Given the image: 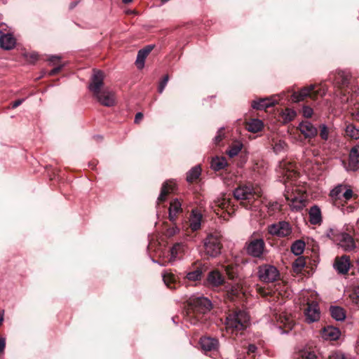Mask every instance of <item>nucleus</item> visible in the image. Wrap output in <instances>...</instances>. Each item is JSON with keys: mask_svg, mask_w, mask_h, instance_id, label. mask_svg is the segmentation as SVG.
Listing matches in <instances>:
<instances>
[{"mask_svg": "<svg viewBox=\"0 0 359 359\" xmlns=\"http://www.w3.org/2000/svg\"><path fill=\"white\" fill-rule=\"evenodd\" d=\"M296 113L294 111H291L288 113V116H290V119L292 120L294 118Z\"/></svg>", "mask_w": 359, "mask_h": 359, "instance_id": "obj_60", "label": "nucleus"}, {"mask_svg": "<svg viewBox=\"0 0 359 359\" xmlns=\"http://www.w3.org/2000/svg\"><path fill=\"white\" fill-rule=\"evenodd\" d=\"M344 186L341 184L335 187L330 192V196L332 198H339L340 194L342 192Z\"/></svg>", "mask_w": 359, "mask_h": 359, "instance_id": "obj_45", "label": "nucleus"}, {"mask_svg": "<svg viewBox=\"0 0 359 359\" xmlns=\"http://www.w3.org/2000/svg\"><path fill=\"white\" fill-rule=\"evenodd\" d=\"M3 320H4L3 316H1V315L0 314V325L1 324V323L3 322Z\"/></svg>", "mask_w": 359, "mask_h": 359, "instance_id": "obj_62", "label": "nucleus"}, {"mask_svg": "<svg viewBox=\"0 0 359 359\" xmlns=\"http://www.w3.org/2000/svg\"><path fill=\"white\" fill-rule=\"evenodd\" d=\"M348 168L353 171L359 168V145L354 146L350 151Z\"/></svg>", "mask_w": 359, "mask_h": 359, "instance_id": "obj_20", "label": "nucleus"}, {"mask_svg": "<svg viewBox=\"0 0 359 359\" xmlns=\"http://www.w3.org/2000/svg\"><path fill=\"white\" fill-rule=\"evenodd\" d=\"M233 196L246 209L257 208L261 203L259 190L250 185L239 186L233 191Z\"/></svg>", "mask_w": 359, "mask_h": 359, "instance_id": "obj_2", "label": "nucleus"}, {"mask_svg": "<svg viewBox=\"0 0 359 359\" xmlns=\"http://www.w3.org/2000/svg\"><path fill=\"white\" fill-rule=\"evenodd\" d=\"M285 199L289 202V205L292 210L293 211H299L304 208L305 206L304 201L302 198L294 196L292 197L289 196L288 192L285 194Z\"/></svg>", "mask_w": 359, "mask_h": 359, "instance_id": "obj_24", "label": "nucleus"}, {"mask_svg": "<svg viewBox=\"0 0 359 359\" xmlns=\"http://www.w3.org/2000/svg\"><path fill=\"white\" fill-rule=\"evenodd\" d=\"M176 184L172 180H168L165 182L161 187V193L157 199V203H160L164 202L166 200L167 196L175 191Z\"/></svg>", "mask_w": 359, "mask_h": 359, "instance_id": "obj_17", "label": "nucleus"}, {"mask_svg": "<svg viewBox=\"0 0 359 359\" xmlns=\"http://www.w3.org/2000/svg\"><path fill=\"white\" fill-rule=\"evenodd\" d=\"M104 78L103 72L93 70L88 88L100 104L104 107H113L116 103V93L109 88L102 89L104 85Z\"/></svg>", "mask_w": 359, "mask_h": 359, "instance_id": "obj_1", "label": "nucleus"}, {"mask_svg": "<svg viewBox=\"0 0 359 359\" xmlns=\"http://www.w3.org/2000/svg\"><path fill=\"white\" fill-rule=\"evenodd\" d=\"M264 127L263 122L257 118L251 119L247 123L246 129L251 133H257L262 130Z\"/></svg>", "mask_w": 359, "mask_h": 359, "instance_id": "obj_29", "label": "nucleus"}, {"mask_svg": "<svg viewBox=\"0 0 359 359\" xmlns=\"http://www.w3.org/2000/svg\"><path fill=\"white\" fill-rule=\"evenodd\" d=\"M200 344L202 349L207 352L217 350L219 346V342L215 338L205 337L201 338Z\"/></svg>", "mask_w": 359, "mask_h": 359, "instance_id": "obj_21", "label": "nucleus"}, {"mask_svg": "<svg viewBox=\"0 0 359 359\" xmlns=\"http://www.w3.org/2000/svg\"><path fill=\"white\" fill-rule=\"evenodd\" d=\"M203 273V268L202 265H195L192 269L187 273L186 278L189 281H197L201 280Z\"/></svg>", "mask_w": 359, "mask_h": 359, "instance_id": "obj_25", "label": "nucleus"}, {"mask_svg": "<svg viewBox=\"0 0 359 359\" xmlns=\"http://www.w3.org/2000/svg\"><path fill=\"white\" fill-rule=\"evenodd\" d=\"M286 147H287V144L285 141L278 140L274 143L273 148V151L276 153H280V151L285 150Z\"/></svg>", "mask_w": 359, "mask_h": 359, "instance_id": "obj_40", "label": "nucleus"}, {"mask_svg": "<svg viewBox=\"0 0 359 359\" xmlns=\"http://www.w3.org/2000/svg\"><path fill=\"white\" fill-rule=\"evenodd\" d=\"M277 172L282 175L283 177H286L287 179L296 176V172L294 171L292 164L286 161H283L279 163L277 168Z\"/></svg>", "mask_w": 359, "mask_h": 359, "instance_id": "obj_14", "label": "nucleus"}, {"mask_svg": "<svg viewBox=\"0 0 359 359\" xmlns=\"http://www.w3.org/2000/svg\"><path fill=\"white\" fill-rule=\"evenodd\" d=\"M318 129L320 139L323 141H327L332 128H329L326 124L322 123L319 125Z\"/></svg>", "mask_w": 359, "mask_h": 359, "instance_id": "obj_37", "label": "nucleus"}, {"mask_svg": "<svg viewBox=\"0 0 359 359\" xmlns=\"http://www.w3.org/2000/svg\"><path fill=\"white\" fill-rule=\"evenodd\" d=\"M302 359H316V355L313 351H304L301 354Z\"/></svg>", "mask_w": 359, "mask_h": 359, "instance_id": "obj_46", "label": "nucleus"}, {"mask_svg": "<svg viewBox=\"0 0 359 359\" xmlns=\"http://www.w3.org/2000/svg\"><path fill=\"white\" fill-rule=\"evenodd\" d=\"M328 359H348V358L341 351H334L329 355Z\"/></svg>", "mask_w": 359, "mask_h": 359, "instance_id": "obj_47", "label": "nucleus"}, {"mask_svg": "<svg viewBox=\"0 0 359 359\" xmlns=\"http://www.w3.org/2000/svg\"><path fill=\"white\" fill-rule=\"evenodd\" d=\"M351 115L355 121L359 122V107L353 108L351 112Z\"/></svg>", "mask_w": 359, "mask_h": 359, "instance_id": "obj_52", "label": "nucleus"}, {"mask_svg": "<svg viewBox=\"0 0 359 359\" xmlns=\"http://www.w3.org/2000/svg\"><path fill=\"white\" fill-rule=\"evenodd\" d=\"M6 346V339L0 337V353H3Z\"/></svg>", "mask_w": 359, "mask_h": 359, "instance_id": "obj_57", "label": "nucleus"}, {"mask_svg": "<svg viewBox=\"0 0 359 359\" xmlns=\"http://www.w3.org/2000/svg\"><path fill=\"white\" fill-rule=\"evenodd\" d=\"M24 99H19L11 103V108L15 109L19 107L23 102Z\"/></svg>", "mask_w": 359, "mask_h": 359, "instance_id": "obj_56", "label": "nucleus"}, {"mask_svg": "<svg viewBox=\"0 0 359 359\" xmlns=\"http://www.w3.org/2000/svg\"><path fill=\"white\" fill-rule=\"evenodd\" d=\"M341 334L340 330L332 326H327L323 328L322 336L325 340L334 341L339 338Z\"/></svg>", "mask_w": 359, "mask_h": 359, "instance_id": "obj_22", "label": "nucleus"}, {"mask_svg": "<svg viewBox=\"0 0 359 359\" xmlns=\"http://www.w3.org/2000/svg\"><path fill=\"white\" fill-rule=\"evenodd\" d=\"M203 215L198 209H193L189 217V227L193 231L201 229Z\"/></svg>", "mask_w": 359, "mask_h": 359, "instance_id": "obj_19", "label": "nucleus"}, {"mask_svg": "<svg viewBox=\"0 0 359 359\" xmlns=\"http://www.w3.org/2000/svg\"><path fill=\"white\" fill-rule=\"evenodd\" d=\"M187 246L184 243H176L170 249V258L169 262H172L180 259L187 250Z\"/></svg>", "mask_w": 359, "mask_h": 359, "instance_id": "obj_12", "label": "nucleus"}, {"mask_svg": "<svg viewBox=\"0 0 359 359\" xmlns=\"http://www.w3.org/2000/svg\"><path fill=\"white\" fill-rule=\"evenodd\" d=\"M229 199H226L225 198H218L217 201H215V205L220 208L222 210L226 209L230 205Z\"/></svg>", "mask_w": 359, "mask_h": 359, "instance_id": "obj_41", "label": "nucleus"}, {"mask_svg": "<svg viewBox=\"0 0 359 359\" xmlns=\"http://www.w3.org/2000/svg\"><path fill=\"white\" fill-rule=\"evenodd\" d=\"M309 222L311 224L316 225L320 224L322 222L321 211L319 207L317 205H313L310 208L309 211Z\"/></svg>", "mask_w": 359, "mask_h": 359, "instance_id": "obj_26", "label": "nucleus"}, {"mask_svg": "<svg viewBox=\"0 0 359 359\" xmlns=\"http://www.w3.org/2000/svg\"><path fill=\"white\" fill-rule=\"evenodd\" d=\"M182 212V203L177 199L175 198L170 203L168 209V217L170 222H175L177 218V215Z\"/></svg>", "mask_w": 359, "mask_h": 359, "instance_id": "obj_18", "label": "nucleus"}, {"mask_svg": "<svg viewBox=\"0 0 359 359\" xmlns=\"http://www.w3.org/2000/svg\"><path fill=\"white\" fill-rule=\"evenodd\" d=\"M265 248V243L262 238H257L246 243L247 253L254 257H261Z\"/></svg>", "mask_w": 359, "mask_h": 359, "instance_id": "obj_8", "label": "nucleus"}, {"mask_svg": "<svg viewBox=\"0 0 359 359\" xmlns=\"http://www.w3.org/2000/svg\"><path fill=\"white\" fill-rule=\"evenodd\" d=\"M225 325L226 331L231 333L243 330L250 325V316L243 310L233 311L226 316Z\"/></svg>", "mask_w": 359, "mask_h": 359, "instance_id": "obj_4", "label": "nucleus"}, {"mask_svg": "<svg viewBox=\"0 0 359 359\" xmlns=\"http://www.w3.org/2000/svg\"><path fill=\"white\" fill-rule=\"evenodd\" d=\"M257 350V346L254 344H250L248 347V353H255Z\"/></svg>", "mask_w": 359, "mask_h": 359, "instance_id": "obj_59", "label": "nucleus"}, {"mask_svg": "<svg viewBox=\"0 0 359 359\" xmlns=\"http://www.w3.org/2000/svg\"><path fill=\"white\" fill-rule=\"evenodd\" d=\"M163 280L165 283V284L170 288H172L170 286V284L174 283L175 281V277L174 276L170 273H163Z\"/></svg>", "mask_w": 359, "mask_h": 359, "instance_id": "obj_42", "label": "nucleus"}, {"mask_svg": "<svg viewBox=\"0 0 359 359\" xmlns=\"http://www.w3.org/2000/svg\"><path fill=\"white\" fill-rule=\"evenodd\" d=\"M259 279L264 283H273L278 280L279 271L273 265L263 264L258 267Z\"/></svg>", "mask_w": 359, "mask_h": 359, "instance_id": "obj_6", "label": "nucleus"}, {"mask_svg": "<svg viewBox=\"0 0 359 359\" xmlns=\"http://www.w3.org/2000/svg\"><path fill=\"white\" fill-rule=\"evenodd\" d=\"M180 232V229L176 226H172L166 229L165 236L168 237H172Z\"/></svg>", "mask_w": 359, "mask_h": 359, "instance_id": "obj_48", "label": "nucleus"}, {"mask_svg": "<svg viewBox=\"0 0 359 359\" xmlns=\"http://www.w3.org/2000/svg\"><path fill=\"white\" fill-rule=\"evenodd\" d=\"M298 129L306 139L313 138L318 135V128L308 121H302Z\"/></svg>", "mask_w": 359, "mask_h": 359, "instance_id": "obj_11", "label": "nucleus"}, {"mask_svg": "<svg viewBox=\"0 0 359 359\" xmlns=\"http://www.w3.org/2000/svg\"><path fill=\"white\" fill-rule=\"evenodd\" d=\"M96 138H97V139H102V137H100V136H97V137H96Z\"/></svg>", "mask_w": 359, "mask_h": 359, "instance_id": "obj_63", "label": "nucleus"}, {"mask_svg": "<svg viewBox=\"0 0 359 359\" xmlns=\"http://www.w3.org/2000/svg\"><path fill=\"white\" fill-rule=\"evenodd\" d=\"M241 149L242 144H241L233 145L230 147L229 150L227 151V154L230 157L236 156L238 154Z\"/></svg>", "mask_w": 359, "mask_h": 359, "instance_id": "obj_44", "label": "nucleus"}, {"mask_svg": "<svg viewBox=\"0 0 359 359\" xmlns=\"http://www.w3.org/2000/svg\"><path fill=\"white\" fill-rule=\"evenodd\" d=\"M223 137H224L223 129L220 128L217 132V135L215 136V137L214 139L215 143L216 144H219L223 139Z\"/></svg>", "mask_w": 359, "mask_h": 359, "instance_id": "obj_51", "label": "nucleus"}, {"mask_svg": "<svg viewBox=\"0 0 359 359\" xmlns=\"http://www.w3.org/2000/svg\"><path fill=\"white\" fill-rule=\"evenodd\" d=\"M187 313L191 320V323L197 324L202 320L203 316L210 311L212 308L211 302L206 297L193 296L187 301Z\"/></svg>", "mask_w": 359, "mask_h": 359, "instance_id": "obj_3", "label": "nucleus"}, {"mask_svg": "<svg viewBox=\"0 0 359 359\" xmlns=\"http://www.w3.org/2000/svg\"><path fill=\"white\" fill-rule=\"evenodd\" d=\"M305 245L306 244L304 241L302 240H297L294 241L291 245V252L294 255L299 256L304 252Z\"/></svg>", "mask_w": 359, "mask_h": 359, "instance_id": "obj_35", "label": "nucleus"}, {"mask_svg": "<svg viewBox=\"0 0 359 359\" xmlns=\"http://www.w3.org/2000/svg\"><path fill=\"white\" fill-rule=\"evenodd\" d=\"M343 196L346 201L350 200L353 196V191L351 189H347L344 192Z\"/></svg>", "mask_w": 359, "mask_h": 359, "instance_id": "obj_54", "label": "nucleus"}, {"mask_svg": "<svg viewBox=\"0 0 359 359\" xmlns=\"http://www.w3.org/2000/svg\"><path fill=\"white\" fill-rule=\"evenodd\" d=\"M201 169L199 165L195 166L191 168L188 172L187 175V180L189 182H192L196 180L201 175Z\"/></svg>", "mask_w": 359, "mask_h": 359, "instance_id": "obj_36", "label": "nucleus"}, {"mask_svg": "<svg viewBox=\"0 0 359 359\" xmlns=\"http://www.w3.org/2000/svg\"><path fill=\"white\" fill-rule=\"evenodd\" d=\"M153 48L154 46L149 45L138 51L135 63L139 69L143 68L144 60Z\"/></svg>", "mask_w": 359, "mask_h": 359, "instance_id": "obj_23", "label": "nucleus"}, {"mask_svg": "<svg viewBox=\"0 0 359 359\" xmlns=\"http://www.w3.org/2000/svg\"><path fill=\"white\" fill-rule=\"evenodd\" d=\"M315 85H310L302 88L299 92L292 94V100L294 102H298L307 96L315 98L318 94H320L321 96L325 94L324 91L321 93L320 90H315Z\"/></svg>", "mask_w": 359, "mask_h": 359, "instance_id": "obj_9", "label": "nucleus"}, {"mask_svg": "<svg viewBox=\"0 0 359 359\" xmlns=\"http://www.w3.org/2000/svg\"><path fill=\"white\" fill-rule=\"evenodd\" d=\"M208 282L213 287H217L224 283V277L217 271H212L208 276Z\"/></svg>", "mask_w": 359, "mask_h": 359, "instance_id": "obj_27", "label": "nucleus"}, {"mask_svg": "<svg viewBox=\"0 0 359 359\" xmlns=\"http://www.w3.org/2000/svg\"><path fill=\"white\" fill-rule=\"evenodd\" d=\"M275 104V102L271 100L270 98H262L259 100H254L252 102V107L253 109H266L270 107H272Z\"/></svg>", "mask_w": 359, "mask_h": 359, "instance_id": "obj_28", "label": "nucleus"}, {"mask_svg": "<svg viewBox=\"0 0 359 359\" xmlns=\"http://www.w3.org/2000/svg\"><path fill=\"white\" fill-rule=\"evenodd\" d=\"M337 244L344 251L347 252L351 251L355 248L354 239L351 236L345 232L341 236Z\"/></svg>", "mask_w": 359, "mask_h": 359, "instance_id": "obj_16", "label": "nucleus"}, {"mask_svg": "<svg viewBox=\"0 0 359 359\" xmlns=\"http://www.w3.org/2000/svg\"><path fill=\"white\" fill-rule=\"evenodd\" d=\"M268 232L273 236L285 238L292 233V226L287 222L280 221L270 224L268 226Z\"/></svg>", "mask_w": 359, "mask_h": 359, "instance_id": "obj_7", "label": "nucleus"}, {"mask_svg": "<svg viewBox=\"0 0 359 359\" xmlns=\"http://www.w3.org/2000/svg\"><path fill=\"white\" fill-rule=\"evenodd\" d=\"M142 118H143L142 113H141V112L137 113L135 115V123H139L142 120Z\"/></svg>", "mask_w": 359, "mask_h": 359, "instance_id": "obj_58", "label": "nucleus"}, {"mask_svg": "<svg viewBox=\"0 0 359 359\" xmlns=\"http://www.w3.org/2000/svg\"><path fill=\"white\" fill-rule=\"evenodd\" d=\"M61 59L59 55H52L49 57L48 61L53 65H57Z\"/></svg>", "mask_w": 359, "mask_h": 359, "instance_id": "obj_53", "label": "nucleus"}, {"mask_svg": "<svg viewBox=\"0 0 359 359\" xmlns=\"http://www.w3.org/2000/svg\"><path fill=\"white\" fill-rule=\"evenodd\" d=\"M349 81V76L344 72H339L335 77V83L340 88H344L348 87Z\"/></svg>", "mask_w": 359, "mask_h": 359, "instance_id": "obj_32", "label": "nucleus"}, {"mask_svg": "<svg viewBox=\"0 0 359 359\" xmlns=\"http://www.w3.org/2000/svg\"><path fill=\"white\" fill-rule=\"evenodd\" d=\"M123 3L127 4L133 1V0H122Z\"/></svg>", "mask_w": 359, "mask_h": 359, "instance_id": "obj_61", "label": "nucleus"}, {"mask_svg": "<svg viewBox=\"0 0 359 359\" xmlns=\"http://www.w3.org/2000/svg\"><path fill=\"white\" fill-rule=\"evenodd\" d=\"M304 314L306 321L307 323H312L318 321L320 318V312L318 304L315 302L308 303L307 306L304 311Z\"/></svg>", "mask_w": 359, "mask_h": 359, "instance_id": "obj_10", "label": "nucleus"}, {"mask_svg": "<svg viewBox=\"0 0 359 359\" xmlns=\"http://www.w3.org/2000/svg\"><path fill=\"white\" fill-rule=\"evenodd\" d=\"M306 266V260L304 257H299L292 263V269L296 272H300Z\"/></svg>", "mask_w": 359, "mask_h": 359, "instance_id": "obj_38", "label": "nucleus"}, {"mask_svg": "<svg viewBox=\"0 0 359 359\" xmlns=\"http://www.w3.org/2000/svg\"><path fill=\"white\" fill-rule=\"evenodd\" d=\"M331 316L336 320H344L346 318L345 311L343 308L337 306H332L330 308Z\"/></svg>", "mask_w": 359, "mask_h": 359, "instance_id": "obj_30", "label": "nucleus"}, {"mask_svg": "<svg viewBox=\"0 0 359 359\" xmlns=\"http://www.w3.org/2000/svg\"><path fill=\"white\" fill-rule=\"evenodd\" d=\"M16 44V39L10 33H4L0 30V47L4 50H11Z\"/></svg>", "mask_w": 359, "mask_h": 359, "instance_id": "obj_13", "label": "nucleus"}, {"mask_svg": "<svg viewBox=\"0 0 359 359\" xmlns=\"http://www.w3.org/2000/svg\"><path fill=\"white\" fill-rule=\"evenodd\" d=\"M227 165L226 160L224 157L216 156L212 158L210 163V167L215 171L220 170Z\"/></svg>", "mask_w": 359, "mask_h": 359, "instance_id": "obj_31", "label": "nucleus"}, {"mask_svg": "<svg viewBox=\"0 0 359 359\" xmlns=\"http://www.w3.org/2000/svg\"><path fill=\"white\" fill-rule=\"evenodd\" d=\"M205 253L212 257H216L221 252V236L218 233L209 234L204 241Z\"/></svg>", "mask_w": 359, "mask_h": 359, "instance_id": "obj_5", "label": "nucleus"}, {"mask_svg": "<svg viewBox=\"0 0 359 359\" xmlns=\"http://www.w3.org/2000/svg\"><path fill=\"white\" fill-rule=\"evenodd\" d=\"M277 320L285 327H288L290 329L292 327V322L289 317L280 316Z\"/></svg>", "mask_w": 359, "mask_h": 359, "instance_id": "obj_43", "label": "nucleus"}, {"mask_svg": "<svg viewBox=\"0 0 359 359\" xmlns=\"http://www.w3.org/2000/svg\"><path fill=\"white\" fill-rule=\"evenodd\" d=\"M351 302L356 305H359V285L354 287L349 294Z\"/></svg>", "mask_w": 359, "mask_h": 359, "instance_id": "obj_39", "label": "nucleus"}, {"mask_svg": "<svg viewBox=\"0 0 359 359\" xmlns=\"http://www.w3.org/2000/svg\"><path fill=\"white\" fill-rule=\"evenodd\" d=\"M62 68V65H60L57 66L56 67L53 68L52 70L50 71L49 75L53 76L58 73Z\"/></svg>", "mask_w": 359, "mask_h": 359, "instance_id": "obj_55", "label": "nucleus"}, {"mask_svg": "<svg viewBox=\"0 0 359 359\" xmlns=\"http://www.w3.org/2000/svg\"><path fill=\"white\" fill-rule=\"evenodd\" d=\"M345 135L353 140L359 139V128L353 123H348L345 128Z\"/></svg>", "mask_w": 359, "mask_h": 359, "instance_id": "obj_34", "label": "nucleus"}, {"mask_svg": "<svg viewBox=\"0 0 359 359\" xmlns=\"http://www.w3.org/2000/svg\"><path fill=\"white\" fill-rule=\"evenodd\" d=\"M334 267L338 273L346 274L350 268L349 257L343 255L340 257L336 258Z\"/></svg>", "mask_w": 359, "mask_h": 359, "instance_id": "obj_15", "label": "nucleus"}, {"mask_svg": "<svg viewBox=\"0 0 359 359\" xmlns=\"http://www.w3.org/2000/svg\"><path fill=\"white\" fill-rule=\"evenodd\" d=\"M343 233L344 232L340 231L336 227H330L326 230L325 236L332 240L334 243H337Z\"/></svg>", "mask_w": 359, "mask_h": 359, "instance_id": "obj_33", "label": "nucleus"}, {"mask_svg": "<svg viewBox=\"0 0 359 359\" xmlns=\"http://www.w3.org/2000/svg\"><path fill=\"white\" fill-rule=\"evenodd\" d=\"M313 112V109L309 106H304L302 109L303 116L306 118L311 117Z\"/></svg>", "mask_w": 359, "mask_h": 359, "instance_id": "obj_50", "label": "nucleus"}, {"mask_svg": "<svg viewBox=\"0 0 359 359\" xmlns=\"http://www.w3.org/2000/svg\"><path fill=\"white\" fill-rule=\"evenodd\" d=\"M168 80H169V76L168 75H165L163 79L161 81L160 83H159V86H158V91L159 93H162L163 91L164 90L168 82Z\"/></svg>", "mask_w": 359, "mask_h": 359, "instance_id": "obj_49", "label": "nucleus"}]
</instances>
